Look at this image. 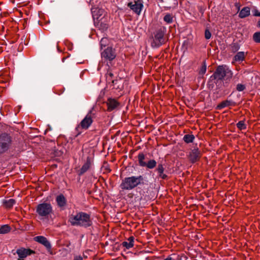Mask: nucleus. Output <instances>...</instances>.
I'll use <instances>...</instances> for the list:
<instances>
[{
	"instance_id": "obj_14",
	"label": "nucleus",
	"mask_w": 260,
	"mask_h": 260,
	"mask_svg": "<svg viewBox=\"0 0 260 260\" xmlns=\"http://www.w3.org/2000/svg\"><path fill=\"white\" fill-rule=\"evenodd\" d=\"M107 111L111 112L116 109L120 105V103L115 99L109 98L106 102Z\"/></svg>"
},
{
	"instance_id": "obj_44",
	"label": "nucleus",
	"mask_w": 260,
	"mask_h": 260,
	"mask_svg": "<svg viewBox=\"0 0 260 260\" xmlns=\"http://www.w3.org/2000/svg\"><path fill=\"white\" fill-rule=\"evenodd\" d=\"M57 49H58V50H59V47H58V45H57Z\"/></svg>"
},
{
	"instance_id": "obj_24",
	"label": "nucleus",
	"mask_w": 260,
	"mask_h": 260,
	"mask_svg": "<svg viewBox=\"0 0 260 260\" xmlns=\"http://www.w3.org/2000/svg\"><path fill=\"white\" fill-rule=\"evenodd\" d=\"M194 138V136L193 135L186 134L184 136L183 140L185 143H190L193 142Z\"/></svg>"
},
{
	"instance_id": "obj_18",
	"label": "nucleus",
	"mask_w": 260,
	"mask_h": 260,
	"mask_svg": "<svg viewBox=\"0 0 260 260\" xmlns=\"http://www.w3.org/2000/svg\"><path fill=\"white\" fill-rule=\"evenodd\" d=\"M56 201L57 205L61 208L64 207L67 204V200L64 196L62 194H59L56 197Z\"/></svg>"
},
{
	"instance_id": "obj_13",
	"label": "nucleus",
	"mask_w": 260,
	"mask_h": 260,
	"mask_svg": "<svg viewBox=\"0 0 260 260\" xmlns=\"http://www.w3.org/2000/svg\"><path fill=\"white\" fill-rule=\"evenodd\" d=\"M16 253L18 254L19 258H24L28 255L35 254V251L30 248H20L16 250Z\"/></svg>"
},
{
	"instance_id": "obj_27",
	"label": "nucleus",
	"mask_w": 260,
	"mask_h": 260,
	"mask_svg": "<svg viewBox=\"0 0 260 260\" xmlns=\"http://www.w3.org/2000/svg\"><path fill=\"white\" fill-rule=\"evenodd\" d=\"M206 70H207V67H206V61H204L203 62V64L201 67V68L199 71V74L200 75H204L206 72Z\"/></svg>"
},
{
	"instance_id": "obj_43",
	"label": "nucleus",
	"mask_w": 260,
	"mask_h": 260,
	"mask_svg": "<svg viewBox=\"0 0 260 260\" xmlns=\"http://www.w3.org/2000/svg\"><path fill=\"white\" fill-rule=\"evenodd\" d=\"M18 259V260H24V259H23V258H19Z\"/></svg>"
},
{
	"instance_id": "obj_11",
	"label": "nucleus",
	"mask_w": 260,
	"mask_h": 260,
	"mask_svg": "<svg viewBox=\"0 0 260 260\" xmlns=\"http://www.w3.org/2000/svg\"><path fill=\"white\" fill-rule=\"evenodd\" d=\"M202 154L198 148H194L190 151L188 155L189 161L193 164L198 161L201 157Z\"/></svg>"
},
{
	"instance_id": "obj_25",
	"label": "nucleus",
	"mask_w": 260,
	"mask_h": 260,
	"mask_svg": "<svg viewBox=\"0 0 260 260\" xmlns=\"http://www.w3.org/2000/svg\"><path fill=\"white\" fill-rule=\"evenodd\" d=\"M173 19L172 14L169 13L167 14L164 17V20L168 24L172 23Z\"/></svg>"
},
{
	"instance_id": "obj_23",
	"label": "nucleus",
	"mask_w": 260,
	"mask_h": 260,
	"mask_svg": "<svg viewBox=\"0 0 260 260\" xmlns=\"http://www.w3.org/2000/svg\"><path fill=\"white\" fill-rule=\"evenodd\" d=\"M11 230V228L8 224H5L0 228V234H6L9 233Z\"/></svg>"
},
{
	"instance_id": "obj_5",
	"label": "nucleus",
	"mask_w": 260,
	"mask_h": 260,
	"mask_svg": "<svg viewBox=\"0 0 260 260\" xmlns=\"http://www.w3.org/2000/svg\"><path fill=\"white\" fill-rule=\"evenodd\" d=\"M13 142L12 137L4 133L0 134V154L5 153L11 148Z\"/></svg>"
},
{
	"instance_id": "obj_15",
	"label": "nucleus",
	"mask_w": 260,
	"mask_h": 260,
	"mask_svg": "<svg viewBox=\"0 0 260 260\" xmlns=\"http://www.w3.org/2000/svg\"><path fill=\"white\" fill-rule=\"evenodd\" d=\"M247 54V52L244 51H240L237 52L233 57L232 63H241L243 60H245Z\"/></svg>"
},
{
	"instance_id": "obj_38",
	"label": "nucleus",
	"mask_w": 260,
	"mask_h": 260,
	"mask_svg": "<svg viewBox=\"0 0 260 260\" xmlns=\"http://www.w3.org/2000/svg\"><path fill=\"white\" fill-rule=\"evenodd\" d=\"M239 46H236L233 50H234L235 51H238L239 50Z\"/></svg>"
},
{
	"instance_id": "obj_37",
	"label": "nucleus",
	"mask_w": 260,
	"mask_h": 260,
	"mask_svg": "<svg viewBox=\"0 0 260 260\" xmlns=\"http://www.w3.org/2000/svg\"><path fill=\"white\" fill-rule=\"evenodd\" d=\"M164 260H172V258L170 256H169Z\"/></svg>"
},
{
	"instance_id": "obj_36",
	"label": "nucleus",
	"mask_w": 260,
	"mask_h": 260,
	"mask_svg": "<svg viewBox=\"0 0 260 260\" xmlns=\"http://www.w3.org/2000/svg\"><path fill=\"white\" fill-rule=\"evenodd\" d=\"M74 260H83V258L81 256L76 257L75 258Z\"/></svg>"
},
{
	"instance_id": "obj_17",
	"label": "nucleus",
	"mask_w": 260,
	"mask_h": 260,
	"mask_svg": "<svg viewBox=\"0 0 260 260\" xmlns=\"http://www.w3.org/2000/svg\"><path fill=\"white\" fill-rule=\"evenodd\" d=\"M16 200L13 199L4 200L2 202L3 206L7 209L10 210L16 204Z\"/></svg>"
},
{
	"instance_id": "obj_22",
	"label": "nucleus",
	"mask_w": 260,
	"mask_h": 260,
	"mask_svg": "<svg viewBox=\"0 0 260 260\" xmlns=\"http://www.w3.org/2000/svg\"><path fill=\"white\" fill-rule=\"evenodd\" d=\"M97 27H98L102 31H106L109 27V25L107 23L101 21L97 23Z\"/></svg>"
},
{
	"instance_id": "obj_35",
	"label": "nucleus",
	"mask_w": 260,
	"mask_h": 260,
	"mask_svg": "<svg viewBox=\"0 0 260 260\" xmlns=\"http://www.w3.org/2000/svg\"><path fill=\"white\" fill-rule=\"evenodd\" d=\"M107 78L108 77H110L111 79H112V78L113 77V74L110 72V71H108L107 73Z\"/></svg>"
},
{
	"instance_id": "obj_6",
	"label": "nucleus",
	"mask_w": 260,
	"mask_h": 260,
	"mask_svg": "<svg viewBox=\"0 0 260 260\" xmlns=\"http://www.w3.org/2000/svg\"><path fill=\"white\" fill-rule=\"evenodd\" d=\"M52 212V207L50 203L39 204L36 207V213L41 217V219L48 218Z\"/></svg>"
},
{
	"instance_id": "obj_9",
	"label": "nucleus",
	"mask_w": 260,
	"mask_h": 260,
	"mask_svg": "<svg viewBox=\"0 0 260 260\" xmlns=\"http://www.w3.org/2000/svg\"><path fill=\"white\" fill-rule=\"evenodd\" d=\"M127 6L136 14L139 15L143 7V2L142 0L136 1L129 2L127 4Z\"/></svg>"
},
{
	"instance_id": "obj_1",
	"label": "nucleus",
	"mask_w": 260,
	"mask_h": 260,
	"mask_svg": "<svg viewBox=\"0 0 260 260\" xmlns=\"http://www.w3.org/2000/svg\"><path fill=\"white\" fill-rule=\"evenodd\" d=\"M69 222L72 226L88 228L91 226L92 222L90 215L83 212H78L69 216Z\"/></svg>"
},
{
	"instance_id": "obj_45",
	"label": "nucleus",
	"mask_w": 260,
	"mask_h": 260,
	"mask_svg": "<svg viewBox=\"0 0 260 260\" xmlns=\"http://www.w3.org/2000/svg\"><path fill=\"white\" fill-rule=\"evenodd\" d=\"M65 59V58H62V61H64V59Z\"/></svg>"
},
{
	"instance_id": "obj_26",
	"label": "nucleus",
	"mask_w": 260,
	"mask_h": 260,
	"mask_svg": "<svg viewBox=\"0 0 260 260\" xmlns=\"http://www.w3.org/2000/svg\"><path fill=\"white\" fill-rule=\"evenodd\" d=\"M237 127L240 130H243L245 129L246 128V124H245V122L243 120H241L239 121L237 124Z\"/></svg>"
},
{
	"instance_id": "obj_32",
	"label": "nucleus",
	"mask_w": 260,
	"mask_h": 260,
	"mask_svg": "<svg viewBox=\"0 0 260 260\" xmlns=\"http://www.w3.org/2000/svg\"><path fill=\"white\" fill-rule=\"evenodd\" d=\"M211 37V32H210V31L206 29L205 30V37L206 39H210Z\"/></svg>"
},
{
	"instance_id": "obj_29",
	"label": "nucleus",
	"mask_w": 260,
	"mask_h": 260,
	"mask_svg": "<svg viewBox=\"0 0 260 260\" xmlns=\"http://www.w3.org/2000/svg\"><path fill=\"white\" fill-rule=\"evenodd\" d=\"M227 105H228V100H225L223 102H221L220 104H219L217 106L216 108L218 110H220V109H221L226 107Z\"/></svg>"
},
{
	"instance_id": "obj_4",
	"label": "nucleus",
	"mask_w": 260,
	"mask_h": 260,
	"mask_svg": "<svg viewBox=\"0 0 260 260\" xmlns=\"http://www.w3.org/2000/svg\"><path fill=\"white\" fill-rule=\"evenodd\" d=\"M98 113L93 109L90 110L85 117L81 120L78 125V127L84 129H87L92 124L94 119H96Z\"/></svg>"
},
{
	"instance_id": "obj_39",
	"label": "nucleus",
	"mask_w": 260,
	"mask_h": 260,
	"mask_svg": "<svg viewBox=\"0 0 260 260\" xmlns=\"http://www.w3.org/2000/svg\"><path fill=\"white\" fill-rule=\"evenodd\" d=\"M236 6L238 8V11L240 10V5L238 3H236Z\"/></svg>"
},
{
	"instance_id": "obj_10",
	"label": "nucleus",
	"mask_w": 260,
	"mask_h": 260,
	"mask_svg": "<svg viewBox=\"0 0 260 260\" xmlns=\"http://www.w3.org/2000/svg\"><path fill=\"white\" fill-rule=\"evenodd\" d=\"M102 58L109 61L113 60L116 57L115 50L111 47H107L101 53Z\"/></svg>"
},
{
	"instance_id": "obj_8",
	"label": "nucleus",
	"mask_w": 260,
	"mask_h": 260,
	"mask_svg": "<svg viewBox=\"0 0 260 260\" xmlns=\"http://www.w3.org/2000/svg\"><path fill=\"white\" fill-rule=\"evenodd\" d=\"M145 159V155L140 152L138 155V160L139 165L142 167H146L149 169H154L156 166V161L154 159H150L147 162L144 161Z\"/></svg>"
},
{
	"instance_id": "obj_2",
	"label": "nucleus",
	"mask_w": 260,
	"mask_h": 260,
	"mask_svg": "<svg viewBox=\"0 0 260 260\" xmlns=\"http://www.w3.org/2000/svg\"><path fill=\"white\" fill-rule=\"evenodd\" d=\"M144 178L143 176H132L124 178L122 180L120 187L122 190H131L139 185L144 184Z\"/></svg>"
},
{
	"instance_id": "obj_40",
	"label": "nucleus",
	"mask_w": 260,
	"mask_h": 260,
	"mask_svg": "<svg viewBox=\"0 0 260 260\" xmlns=\"http://www.w3.org/2000/svg\"><path fill=\"white\" fill-rule=\"evenodd\" d=\"M257 26V27H260V20L258 21Z\"/></svg>"
},
{
	"instance_id": "obj_3",
	"label": "nucleus",
	"mask_w": 260,
	"mask_h": 260,
	"mask_svg": "<svg viewBox=\"0 0 260 260\" xmlns=\"http://www.w3.org/2000/svg\"><path fill=\"white\" fill-rule=\"evenodd\" d=\"M166 31L165 26H161L154 31L151 42V46L152 48H158L167 42L168 39L166 35Z\"/></svg>"
},
{
	"instance_id": "obj_21",
	"label": "nucleus",
	"mask_w": 260,
	"mask_h": 260,
	"mask_svg": "<svg viewBox=\"0 0 260 260\" xmlns=\"http://www.w3.org/2000/svg\"><path fill=\"white\" fill-rule=\"evenodd\" d=\"M250 9L248 7H245L239 12V17L241 18H244L250 15Z\"/></svg>"
},
{
	"instance_id": "obj_20",
	"label": "nucleus",
	"mask_w": 260,
	"mask_h": 260,
	"mask_svg": "<svg viewBox=\"0 0 260 260\" xmlns=\"http://www.w3.org/2000/svg\"><path fill=\"white\" fill-rule=\"evenodd\" d=\"M128 241H124L122 243L123 247H125L127 249H129L132 248L134 244V237L133 236L129 237L128 239Z\"/></svg>"
},
{
	"instance_id": "obj_30",
	"label": "nucleus",
	"mask_w": 260,
	"mask_h": 260,
	"mask_svg": "<svg viewBox=\"0 0 260 260\" xmlns=\"http://www.w3.org/2000/svg\"><path fill=\"white\" fill-rule=\"evenodd\" d=\"M108 40L107 38H103L100 42L101 47H105L108 44Z\"/></svg>"
},
{
	"instance_id": "obj_34",
	"label": "nucleus",
	"mask_w": 260,
	"mask_h": 260,
	"mask_svg": "<svg viewBox=\"0 0 260 260\" xmlns=\"http://www.w3.org/2000/svg\"><path fill=\"white\" fill-rule=\"evenodd\" d=\"M97 11L98 13H100L102 11V10H100V9H96L95 10L92 11V16H93V18H95V12Z\"/></svg>"
},
{
	"instance_id": "obj_33",
	"label": "nucleus",
	"mask_w": 260,
	"mask_h": 260,
	"mask_svg": "<svg viewBox=\"0 0 260 260\" xmlns=\"http://www.w3.org/2000/svg\"><path fill=\"white\" fill-rule=\"evenodd\" d=\"M253 15L254 16H260V12H259L257 9H255L254 11H252Z\"/></svg>"
},
{
	"instance_id": "obj_19",
	"label": "nucleus",
	"mask_w": 260,
	"mask_h": 260,
	"mask_svg": "<svg viewBox=\"0 0 260 260\" xmlns=\"http://www.w3.org/2000/svg\"><path fill=\"white\" fill-rule=\"evenodd\" d=\"M156 171L158 173L159 178H162V179H166L167 178V175L164 173L165 168L162 164H158Z\"/></svg>"
},
{
	"instance_id": "obj_16",
	"label": "nucleus",
	"mask_w": 260,
	"mask_h": 260,
	"mask_svg": "<svg viewBox=\"0 0 260 260\" xmlns=\"http://www.w3.org/2000/svg\"><path fill=\"white\" fill-rule=\"evenodd\" d=\"M91 166V160L89 157H87L85 162L82 166L81 168L78 172V175L81 176L86 172Z\"/></svg>"
},
{
	"instance_id": "obj_41",
	"label": "nucleus",
	"mask_w": 260,
	"mask_h": 260,
	"mask_svg": "<svg viewBox=\"0 0 260 260\" xmlns=\"http://www.w3.org/2000/svg\"><path fill=\"white\" fill-rule=\"evenodd\" d=\"M0 44H1V45H4V44H5V45H6V44H5V43L4 42H1Z\"/></svg>"
},
{
	"instance_id": "obj_28",
	"label": "nucleus",
	"mask_w": 260,
	"mask_h": 260,
	"mask_svg": "<svg viewBox=\"0 0 260 260\" xmlns=\"http://www.w3.org/2000/svg\"><path fill=\"white\" fill-rule=\"evenodd\" d=\"M253 39L256 43H260V31L255 32L253 35Z\"/></svg>"
},
{
	"instance_id": "obj_12",
	"label": "nucleus",
	"mask_w": 260,
	"mask_h": 260,
	"mask_svg": "<svg viewBox=\"0 0 260 260\" xmlns=\"http://www.w3.org/2000/svg\"><path fill=\"white\" fill-rule=\"evenodd\" d=\"M34 239L36 242H38L45 246L48 251L51 250V244L45 237L43 236H38L34 237Z\"/></svg>"
},
{
	"instance_id": "obj_31",
	"label": "nucleus",
	"mask_w": 260,
	"mask_h": 260,
	"mask_svg": "<svg viewBox=\"0 0 260 260\" xmlns=\"http://www.w3.org/2000/svg\"><path fill=\"white\" fill-rule=\"evenodd\" d=\"M236 89L238 91H242L245 89V86L243 84H238L236 87Z\"/></svg>"
},
{
	"instance_id": "obj_7",
	"label": "nucleus",
	"mask_w": 260,
	"mask_h": 260,
	"mask_svg": "<svg viewBox=\"0 0 260 260\" xmlns=\"http://www.w3.org/2000/svg\"><path fill=\"white\" fill-rule=\"evenodd\" d=\"M226 72L223 66H219L216 69L214 74L210 77L209 82L214 81V83H221L226 76Z\"/></svg>"
},
{
	"instance_id": "obj_42",
	"label": "nucleus",
	"mask_w": 260,
	"mask_h": 260,
	"mask_svg": "<svg viewBox=\"0 0 260 260\" xmlns=\"http://www.w3.org/2000/svg\"><path fill=\"white\" fill-rule=\"evenodd\" d=\"M117 82V80H116V81L112 80V82H113V83H114V82Z\"/></svg>"
}]
</instances>
